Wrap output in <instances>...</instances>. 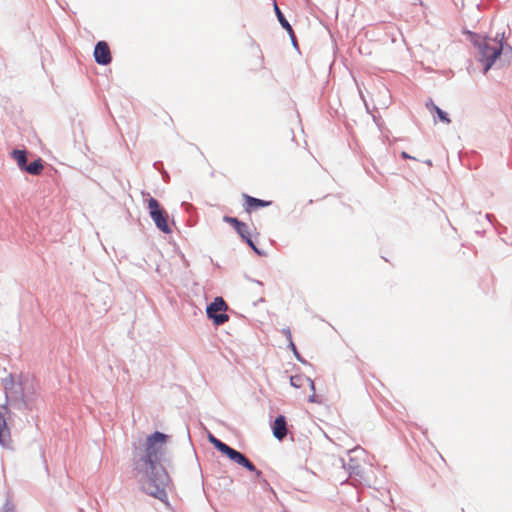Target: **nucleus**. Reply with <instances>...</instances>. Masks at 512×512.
Wrapping results in <instances>:
<instances>
[{"mask_svg":"<svg viewBox=\"0 0 512 512\" xmlns=\"http://www.w3.org/2000/svg\"><path fill=\"white\" fill-rule=\"evenodd\" d=\"M136 469L142 474L140 482L145 493L159 499L166 495L169 476L162 465L136 467Z\"/></svg>","mask_w":512,"mask_h":512,"instance_id":"f257e3e1","label":"nucleus"},{"mask_svg":"<svg viewBox=\"0 0 512 512\" xmlns=\"http://www.w3.org/2000/svg\"><path fill=\"white\" fill-rule=\"evenodd\" d=\"M167 438V435L158 431L148 436L144 452L138 460L136 467L161 465V457L165 452Z\"/></svg>","mask_w":512,"mask_h":512,"instance_id":"f03ea898","label":"nucleus"},{"mask_svg":"<svg viewBox=\"0 0 512 512\" xmlns=\"http://www.w3.org/2000/svg\"><path fill=\"white\" fill-rule=\"evenodd\" d=\"M504 34L497 35L494 39L484 38L478 43L480 51V61L484 64V72H487L500 56L503 49Z\"/></svg>","mask_w":512,"mask_h":512,"instance_id":"7ed1b4c3","label":"nucleus"},{"mask_svg":"<svg viewBox=\"0 0 512 512\" xmlns=\"http://www.w3.org/2000/svg\"><path fill=\"white\" fill-rule=\"evenodd\" d=\"M149 213L157 228L163 233H170L171 228L168 224V214L162 209L157 200L150 198L148 201Z\"/></svg>","mask_w":512,"mask_h":512,"instance_id":"20e7f679","label":"nucleus"},{"mask_svg":"<svg viewBox=\"0 0 512 512\" xmlns=\"http://www.w3.org/2000/svg\"><path fill=\"white\" fill-rule=\"evenodd\" d=\"M228 308L227 304L221 297H217L214 301L207 307V315L209 318H212L216 325L224 324L228 321L229 317L225 313L217 314L220 311H226Z\"/></svg>","mask_w":512,"mask_h":512,"instance_id":"39448f33","label":"nucleus"},{"mask_svg":"<svg viewBox=\"0 0 512 512\" xmlns=\"http://www.w3.org/2000/svg\"><path fill=\"white\" fill-rule=\"evenodd\" d=\"M225 455L233 462L237 463L238 465H241L245 467L250 472H255L257 476L261 475V472L256 469L255 465L242 453L238 452L237 450L231 448L227 449L225 452Z\"/></svg>","mask_w":512,"mask_h":512,"instance_id":"423d86ee","label":"nucleus"},{"mask_svg":"<svg viewBox=\"0 0 512 512\" xmlns=\"http://www.w3.org/2000/svg\"><path fill=\"white\" fill-rule=\"evenodd\" d=\"M290 383L293 387L297 389H305L308 388L310 390V394H308L309 401L313 402L315 397V387L314 382L307 376L302 374L293 375L290 377Z\"/></svg>","mask_w":512,"mask_h":512,"instance_id":"0eeeda50","label":"nucleus"},{"mask_svg":"<svg viewBox=\"0 0 512 512\" xmlns=\"http://www.w3.org/2000/svg\"><path fill=\"white\" fill-rule=\"evenodd\" d=\"M39 384L33 379H24L21 382V398L25 403L34 400L39 392Z\"/></svg>","mask_w":512,"mask_h":512,"instance_id":"6e6552de","label":"nucleus"},{"mask_svg":"<svg viewBox=\"0 0 512 512\" xmlns=\"http://www.w3.org/2000/svg\"><path fill=\"white\" fill-rule=\"evenodd\" d=\"M94 58L98 64L107 65L111 62V52L105 41H99L94 49Z\"/></svg>","mask_w":512,"mask_h":512,"instance_id":"1a4fd4ad","label":"nucleus"},{"mask_svg":"<svg viewBox=\"0 0 512 512\" xmlns=\"http://www.w3.org/2000/svg\"><path fill=\"white\" fill-rule=\"evenodd\" d=\"M273 435L279 441L283 440L288 433L286 419L283 415H279L272 425Z\"/></svg>","mask_w":512,"mask_h":512,"instance_id":"9d476101","label":"nucleus"},{"mask_svg":"<svg viewBox=\"0 0 512 512\" xmlns=\"http://www.w3.org/2000/svg\"><path fill=\"white\" fill-rule=\"evenodd\" d=\"M274 10H275L276 16H277L278 21L280 22L281 26L288 32V34L291 37L292 41L295 43L296 42V37H295L294 31H293L291 25L289 24V22L284 17V15L281 12V10L279 9V7H278L276 2H274Z\"/></svg>","mask_w":512,"mask_h":512,"instance_id":"9b49d317","label":"nucleus"},{"mask_svg":"<svg viewBox=\"0 0 512 512\" xmlns=\"http://www.w3.org/2000/svg\"><path fill=\"white\" fill-rule=\"evenodd\" d=\"M235 229L238 232V234L242 237V239H244L250 247H252L254 250H256V247H255L253 241L251 240V233L249 231L248 226L245 223H242Z\"/></svg>","mask_w":512,"mask_h":512,"instance_id":"f8f14e48","label":"nucleus"},{"mask_svg":"<svg viewBox=\"0 0 512 512\" xmlns=\"http://www.w3.org/2000/svg\"><path fill=\"white\" fill-rule=\"evenodd\" d=\"M427 108L431 111V112H435L439 118V120L445 124H449L451 121L447 115L446 112H444L443 110H441L437 105H435L432 101L428 102L426 104Z\"/></svg>","mask_w":512,"mask_h":512,"instance_id":"ddd939ff","label":"nucleus"},{"mask_svg":"<svg viewBox=\"0 0 512 512\" xmlns=\"http://www.w3.org/2000/svg\"><path fill=\"white\" fill-rule=\"evenodd\" d=\"M12 156L14 160L17 162V165L22 171H25V167H27V156L24 150H14L12 152Z\"/></svg>","mask_w":512,"mask_h":512,"instance_id":"4468645a","label":"nucleus"},{"mask_svg":"<svg viewBox=\"0 0 512 512\" xmlns=\"http://www.w3.org/2000/svg\"><path fill=\"white\" fill-rule=\"evenodd\" d=\"M43 168V162L39 158L34 160L32 163L27 164V167H25V172L32 175H39L42 172Z\"/></svg>","mask_w":512,"mask_h":512,"instance_id":"2eb2a0df","label":"nucleus"},{"mask_svg":"<svg viewBox=\"0 0 512 512\" xmlns=\"http://www.w3.org/2000/svg\"><path fill=\"white\" fill-rule=\"evenodd\" d=\"M245 203L248 211L256 209L258 207H264L270 204V202H266L250 196H246Z\"/></svg>","mask_w":512,"mask_h":512,"instance_id":"dca6fc26","label":"nucleus"},{"mask_svg":"<svg viewBox=\"0 0 512 512\" xmlns=\"http://www.w3.org/2000/svg\"><path fill=\"white\" fill-rule=\"evenodd\" d=\"M9 440V431L5 418L0 414V443L5 445Z\"/></svg>","mask_w":512,"mask_h":512,"instance_id":"f3484780","label":"nucleus"},{"mask_svg":"<svg viewBox=\"0 0 512 512\" xmlns=\"http://www.w3.org/2000/svg\"><path fill=\"white\" fill-rule=\"evenodd\" d=\"M209 440L213 444V446L223 454H225V452L229 448L227 444L223 443L222 441H220L219 439L212 435L209 436Z\"/></svg>","mask_w":512,"mask_h":512,"instance_id":"a211bd4d","label":"nucleus"},{"mask_svg":"<svg viewBox=\"0 0 512 512\" xmlns=\"http://www.w3.org/2000/svg\"><path fill=\"white\" fill-rule=\"evenodd\" d=\"M283 333L286 336V338L289 340L290 347L292 348L294 353H296V347H295V344L292 341L291 331L289 329H285V330H283Z\"/></svg>","mask_w":512,"mask_h":512,"instance_id":"6ab92c4d","label":"nucleus"},{"mask_svg":"<svg viewBox=\"0 0 512 512\" xmlns=\"http://www.w3.org/2000/svg\"><path fill=\"white\" fill-rule=\"evenodd\" d=\"M225 220L234 225V228H237L243 222L238 221L236 218L226 217Z\"/></svg>","mask_w":512,"mask_h":512,"instance_id":"aec40b11","label":"nucleus"},{"mask_svg":"<svg viewBox=\"0 0 512 512\" xmlns=\"http://www.w3.org/2000/svg\"><path fill=\"white\" fill-rule=\"evenodd\" d=\"M0 512H14V506L10 503H6L2 509L0 510Z\"/></svg>","mask_w":512,"mask_h":512,"instance_id":"412c9836","label":"nucleus"},{"mask_svg":"<svg viewBox=\"0 0 512 512\" xmlns=\"http://www.w3.org/2000/svg\"><path fill=\"white\" fill-rule=\"evenodd\" d=\"M401 157H402L403 159H414L412 156H410V155H409L407 152H405V151H403V152L401 153Z\"/></svg>","mask_w":512,"mask_h":512,"instance_id":"4be33fe9","label":"nucleus"},{"mask_svg":"<svg viewBox=\"0 0 512 512\" xmlns=\"http://www.w3.org/2000/svg\"><path fill=\"white\" fill-rule=\"evenodd\" d=\"M426 164H427L428 166H432V161H431V160H427V161H426Z\"/></svg>","mask_w":512,"mask_h":512,"instance_id":"5701e85b","label":"nucleus"}]
</instances>
